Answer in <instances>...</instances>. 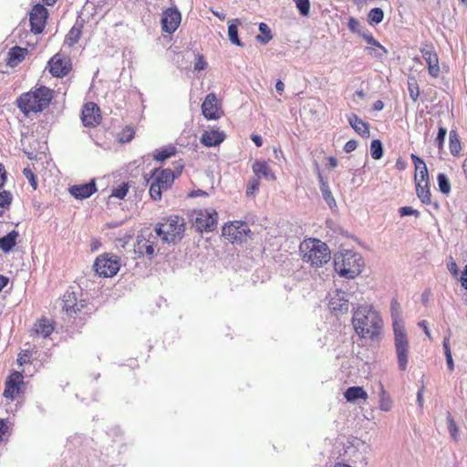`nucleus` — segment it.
I'll return each instance as SVG.
<instances>
[{"mask_svg": "<svg viewBox=\"0 0 467 467\" xmlns=\"http://www.w3.org/2000/svg\"><path fill=\"white\" fill-rule=\"evenodd\" d=\"M352 324L359 337L372 340L379 335L382 327L379 313L368 305L360 306L354 310Z\"/></svg>", "mask_w": 467, "mask_h": 467, "instance_id": "f257e3e1", "label": "nucleus"}, {"mask_svg": "<svg viewBox=\"0 0 467 467\" xmlns=\"http://www.w3.org/2000/svg\"><path fill=\"white\" fill-rule=\"evenodd\" d=\"M53 98V91L47 87H40L35 90L22 94L17 99V106L26 115L41 112L48 105Z\"/></svg>", "mask_w": 467, "mask_h": 467, "instance_id": "f03ea898", "label": "nucleus"}, {"mask_svg": "<svg viewBox=\"0 0 467 467\" xmlns=\"http://www.w3.org/2000/svg\"><path fill=\"white\" fill-rule=\"evenodd\" d=\"M363 265L362 256L352 250H345L334 258L335 271L345 278H355L361 273Z\"/></svg>", "mask_w": 467, "mask_h": 467, "instance_id": "7ed1b4c3", "label": "nucleus"}, {"mask_svg": "<svg viewBox=\"0 0 467 467\" xmlns=\"http://www.w3.org/2000/svg\"><path fill=\"white\" fill-rule=\"evenodd\" d=\"M300 252L305 262L321 267L330 260L328 246L318 239L305 240L300 244Z\"/></svg>", "mask_w": 467, "mask_h": 467, "instance_id": "20e7f679", "label": "nucleus"}, {"mask_svg": "<svg viewBox=\"0 0 467 467\" xmlns=\"http://www.w3.org/2000/svg\"><path fill=\"white\" fill-rule=\"evenodd\" d=\"M184 232V219L177 215L164 219L162 223H157L154 228V233L158 234V238L161 237L163 243L169 244H178L183 238Z\"/></svg>", "mask_w": 467, "mask_h": 467, "instance_id": "39448f33", "label": "nucleus"}, {"mask_svg": "<svg viewBox=\"0 0 467 467\" xmlns=\"http://www.w3.org/2000/svg\"><path fill=\"white\" fill-rule=\"evenodd\" d=\"M392 327L398 367L400 370L405 371L408 367L410 350L408 335L404 325L397 318L392 322Z\"/></svg>", "mask_w": 467, "mask_h": 467, "instance_id": "423d86ee", "label": "nucleus"}, {"mask_svg": "<svg viewBox=\"0 0 467 467\" xmlns=\"http://www.w3.org/2000/svg\"><path fill=\"white\" fill-rule=\"evenodd\" d=\"M158 239V234L150 228L142 229L137 236L134 253L139 257L147 256L152 258L155 254Z\"/></svg>", "mask_w": 467, "mask_h": 467, "instance_id": "0eeeda50", "label": "nucleus"}, {"mask_svg": "<svg viewBox=\"0 0 467 467\" xmlns=\"http://www.w3.org/2000/svg\"><path fill=\"white\" fill-rule=\"evenodd\" d=\"M191 222L197 231L213 232L217 225V213L214 210H195L190 215Z\"/></svg>", "mask_w": 467, "mask_h": 467, "instance_id": "6e6552de", "label": "nucleus"}, {"mask_svg": "<svg viewBox=\"0 0 467 467\" xmlns=\"http://www.w3.org/2000/svg\"><path fill=\"white\" fill-rule=\"evenodd\" d=\"M93 266L99 276L111 277L119 272L120 262L117 255L104 254L96 259Z\"/></svg>", "mask_w": 467, "mask_h": 467, "instance_id": "1a4fd4ad", "label": "nucleus"}, {"mask_svg": "<svg viewBox=\"0 0 467 467\" xmlns=\"http://www.w3.org/2000/svg\"><path fill=\"white\" fill-rule=\"evenodd\" d=\"M182 15L176 7H170L163 11L161 16V29L165 33L172 34L179 27Z\"/></svg>", "mask_w": 467, "mask_h": 467, "instance_id": "9d476101", "label": "nucleus"}, {"mask_svg": "<svg viewBox=\"0 0 467 467\" xmlns=\"http://www.w3.org/2000/svg\"><path fill=\"white\" fill-rule=\"evenodd\" d=\"M47 14V9L40 4L36 5L32 8L29 17L32 32L35 34L42 33L46 25Z\"/></svg>", "mask_w": 467, "mask_h": 467, "instance_id": "9b49d317", "label": "nucleus"}, {"mask_svg": "<svg viewBox=\"0 0 467 467\" xmlns=\"http://www.w3.org/2000/svg\"><path fill=\"white\" fill-rule=\"evenodd\" d=\"M24 377L22 373L18 371L13 372L5 382V390L3 396L10 400L16 399V394H19L24 384Z\"/></svg>", "mask_w": 467, "mask_h": 467, "instance_id": "f8f14e48", "label": "nucleus"}, {"mask_svg": "<svg viewBox=\"0 0 467 467\" xmlns=\"http://www.w3.org/2000/svg\"><path fill=\"white\" fill-rule=\"evenodd\" d=\"M349 295L341 290H335L328 296V307L333 312L346 313L348 310Z\"/></svg>", "mask_w": 467, "mask_h": 467, "instance_id": "ddd939ff", "label": "nucleus"}, {"mask_svg": "<svg viewBox=\"0 0 467 467\" xmlns=\"http://www.w3.org/2000/svg\"><path fill=\"white\" fill-rule=\"evenodd\" d=\"M202 112L207 119H218L221 118L223 111L215 94L210 93L206 96L202 104Z\"/></svg>", "mask_w": 467, "mask_h": 467, "instance_id": "4468645a", "label": "nucleus"}, {"mask_svg": "<svg viewBox=\"0 0 467 467\" xmlns=\"http://www.w3.org/2000/svg\"><path fill=\"white\" fill-rule=\"evenodd\" d=\"M81 120L86 127H96L101 121L100 109L97 104L88 102L84 105L81 112Z\"/></svg>", "mask_w": 467, "mask_h": 467, "instance_id": "2eb2a0df", "label": "nucleus"}, {"mask_svg": "<svg viewBox=\"0 0 467 467\" xmlns=\"http://www.w3.org/2000/svg\"><path fill=\"white\" fill-rule=\"evenodd\" d=\"M49 72L57 78L66 76L71 69L70 60L62 57L60 54H56L48 62Z\"/></svg>", "mask_w": 467, "mask_h": 467, "instance_id": "dca6fc26", "label": "nucleus"}, {"mask_svg": "<svg viewBox=\"0 0 467 467\" xmlns=\"http://www.w3.org/2000/svg\"><path fill=\"white\" fill-rule=\"evenodd\" d=\"M360 35L366 42L370 45V47H366V51L368 55L380 60L385 58L388 54L387 49L379 41H377L370 33L362 32Z\"/></svg>", "mask_w": 467, "mask_h": 467, "instance_id": "f3484780", "label": "nucleus"}, {"mask_svg": "<svg viewBox=\"0 0 467 467\" xmlns=\"http://www.w3.org/2000/svg\"><path fill=\"white\" fill-rule=\"evenodd\" d=\"M70 194L78 200H84L90 197L96 191L95 181L92 180L88 183L76 184L68 189Z\"/></svg>", "mask_w": 467, "mask_h": 467, "instance_id": "a211bd4d", "label": "nucleus"}, {"mask_svg": "<svg viewBox=\"0 0 467 467\" xmlns=\"http://www.w3.org/2000/svg\"><path fill=\"white\" fill-rule=\"evenodd\" d=\"M83 307V304H78L77 302V297L75 293L73 292H67L63 296L62 299V309L68 315L73 316L74 314H77L78 311H80V309Z\"/></svg>", "mask_w": 467, "mask_h": 467, "instance_id": "6ab92c4d", "label": "nucleus"}, {"mask_svg": "<svg viewBox=\"0 0 467 467\" xmlns=\"http://www.w3.org/2000/svg\"><path fill=\"white\" fill-rule=\"evenodd\" d=\"M200 140L206 147L217 146L224 140V134L219 130H204Z\"/></svg>", "mask_w": 467, "mask_h": 467, "instance_id": "aec40b11", "label": "nucleus"}, {"mask_svg": "<svg viewBox=\"0 0 467 467\" xmlns=\"http://www.w3.org/2000/svg\"><path fill=\"white\" fill-rule=\"evenodd\" d=\"M422 57L428 64V70L431 77L437 78L440 74V66L437 54L432 49H422Z\"/></svg>", "mask_w": 467, "mask_h": 467, "instance_id": "412c9836", "label": "nucleus"}, {"mask_svg": "<svg viewBox=\"0 0 467 467\" xmlns=\"http://www.w3.org/2000/svg\"><path fill=\"white\" fill-rule=\"evenodd\" d=\"M348 121L351 128L361 137H369V126L367 122L363 121L356 114H349L347 116Z\"/></svg>", "mask_w": 467, "mask_h": 467, "instance_id": "4be33fe9", "label": "nucleus"}, {"mask_svg": "<svg viewBox=\"0 0 467 467\" xmlns=\"http://www.w3.org/2000/svg\"><path fill=\"white\" fill-rule=\"evenodd\" d=\"M252 168L255 177L258 178L259 180L261 178H265L269 181H273L275 179L274 173L270 170V167L265 161H256L253 164Z\"/></svg>", "mask_w": 467, "mask_h": 467, "instance_id": "5701e85b", "label": "nucleus"}, {"mask_svg": "<svg viewBox=\"0 0 467 467\" xmlns=\"http://www.w3.org/2000/svg\"><path fill=\"white\" fill-rule=\"evenodd\" d=\"M175 174L170 169L162 170L160 173H158L153 181H155L158 184H160L161 188L164 191L171 188V184L174 182Z\"/></svg>", "mask_w": 467, "mask_h": 467, "instance_id": "b1692460", "label": "nucleus"}, {"mask_svg": "<svg viewBox=\"0 0 467 467\" xmlns=\"http://www.w3.org/2000/svg\"><path fill=\"white\" fill-rule=\"evenodd\" d=\"M352 445L359 451V454L356 457L355 462H359L360 463L366 465L368 463L367 456L371 451L370 445L360 439H355Z\"/></svg>", "mask_w": 467, "mask_h": 467, "instance_id": "393cba45", "label": "nucleus"}, {"mask_svg": "<svg viewBox=\"0 0 467 467\" xmlns=\"http://www.w3.org/2000/svg\"><path fill=\"white\" fill-rule=\"evenodd\" d=\"M18 236V232L13 230L5 236L0 237V250L5 253L10 252L16 246Z\"/></svg>", "mask_w": 467, "mask_h": 467, "instance_id": "a878e982", "label": "nucleus"}, {"mask_svg": "<svg viewBox=\"0 0 467 467\" xmlns=\"http://www.w3.org/2000/svg\"><path fill=\"white\" fill-rule=\"evenodd\" d=\"M318 180L320 192L322 193L324 200L330 208H333L334 206H336V201L330 191L328 182L323 178V176L320 173H318Z\"/></svg>", "mask_w": 467, "mask_h": 467, "instance_id": "bb28decb", "label": "nucleus"}, {"mask_svg": "<svg viewBox=\"0 0 467 467\" xmlns=\"http://www.w3.org/2000/svg\"><path fill=\"white\" fill-rule=\"evenodd\" d=\"M27 50L20 47H14L8 52V64L11 67L16 66L20 63L26 55Z\"/></svg>", "mask_w": 467, "mask_h": 467, "instance_id": "cd10ccee", "label": "nucleus"}, {"mask_svg": "<svg viewBox=\"0 0 467 467\" xmlns=\"http://www.w3.org/2000/svg\"><path fill=\"white\" fill-rule=\"evenodd\" d=\"M246 231H249V229L244 223H241L239 228H237L234 223L223 227V234L228 235L234 240L240 239L243 234H246Z\"/></svg>", "mask_w": 467, "mask_h": 467, "instance_id": "c85d7f7f", "label": "nucleus"}, {"mask_svg": "<svg viewBox=\"0 0 467 467\" xmlns=\"http://www.w3.org/2000/svg\"><path fill=\"white\" fill-rule=\"evenodd\" d=\"M53 330L54 327L52 324L46 318H42L35 324V333L36 335L42 336L45 338L49 337Z\"/></svg>", "mask_w": 467, "mask_h": 467, "instance_id": "c756f323", "label": "nucleus"}, {"mask_svg": "<svg viewBox=\"0 0 467 467\" xmlns=\"http://www.w3.org/2000/svg\"><path fill=\"white\" fill-rule=\"evenodd\" d=\"M344 397L348 401H355L358 399L366 400L368 394L361 387H349L345 391Z\"/></svg>", "mask_w": 467, "mask_h": 467, "instance_id": "7c9ffc66", "label": "nucleus"}, {"mask_svg": "<svg viewBox=\"0 0 467 467\" xmlns=\"http://www.w3.org/2000/svg\"><path fill=\"white\" fill-rule=\"evenodd\" d=\"M416 193L418 198L421 201L422 203L430 204L431 203V192L429 189L428 182L422 184L420 182L416 183Z\"/></svg>", "mask_w": 467, "mask_h": 467, "instance_id": "2f4dec72", "label": "nucleus"}, {"mask_svg": "<svg viewBox=\"0 0 467 467\" xmlns=\"http://www.w3.org/2000/svg\"><path fill=\"white\" fill-rule=\"evenodd\" d=\"M449 140H450V144H449L450 152L451 153V155L457 156L460 153L462 147H461V142L458 138V134H457L456 130H451L450 131Z\"/></svg>", "mask_w": 467, "mask_h": 467, "instance_id": "473e14b6", "label": "nucleus"}, {"mask_svg": "<svg viewBox=\"0 0 467 467\" xmlns=\"http://www.w3.org/2000/svg\"><path fill=\"white\" fill-rule=\"evenodd\" d=\"M259 31L261 34L256 36V40L263 45H266L273 38L270 27L262 22L259 24Z\"/></svg>", "mask_w": 467, "mask_h": 467, "instance_id": "72a5a7b5", "label": "nucleus"}, {"mask_svg": "<svg viewBox=\"0 0 467 467\" xmlns=\"http://www.w3.org/2000/svg\"><path fill=\"white\" fill-rule=\"evenodd\" d=\"M240 23L239 19H234L228 26V36L229 40L238 47H242L243 44L241 43L239 37H238V24Z\"/></svg>", "mask_w": 467, "mask_h": 467, "instance_id": "f704fd0d", "label": "nucleus"}, {"mask_svg": "<svg viewBox=\"0 0 467 467\" xmlns=\"http://www.w3.org/2000/svg\"><path fill=\"white\" fill-rule=\"evenodd\" d=\"M176 153V149L173 146H168L163 149L156 150L153 154L155 161H162Z\"/></svg>", "mask_w": 467, "mask_h": 467, "instance_id": "c9c22d12", "label": "nucleus"}, {"mask_svg": "<svg viewBox=\"0 0 467 467\" xmlns=\"http://www.w3.org/2000/svg\"><path fill=\"white\" fill-rule=\"evenodd\" d=\"M80 35V29L73 26L66 36L65 44L68 47H73L78 42Z\"/></svg>", "mask_w": 467, "mask_h": 467, "instance_id": "e433bc0d", "label": "nucleus"}, {"mask_svg": "<svg viewBox=\"0 0 467 467\" xmlns=\"http://www.w3.org/2000/svg\"><path fill=\"white\" fill-rule=\"evenodd\" d=\"M447 427L451 439L455 441L459 439V429L450 412L447 413L446 417Z\"/></svg>", "mask_w": 467, "mask_h": 467, "instance_id": "4c0bfd02", "label": "nucleus"}, {"mask_svg": "<svg viewBox=\"0 0 467 467\" xmlns=\"http://www.w3.org/2000/svg\"><path fill=\"white\" fill-rule=\"evenodd\" d=\"M370 154L374 160H379L383 156V146L379 140H373L370 144Z\"/></svg>", "mask_w": 467, "mask_h": 467, "instance_id": "58836bf2", "label": "nucleus"}, {"mask_svg": "<svg viewBox=\"0 0 467 467\" xmlns=\"http://www.w3.org/2000/svg\"><path fill=\"white\" fill-rule=\"evenodd\" d=\"M439 190L443 194H449L451 192V183L448 177L444 173H439L437 176Z\"/></svg>", "mask_w": 467, "mask_h": 467, "instance_id": "ea45409f", "label": "nucleus"}, {"mask_svg": "<svg viewBox=\"0 0 467 467\" xmlns=\"http://www.w3.org/2000/svg\"><path fill=\"white\" fill-rule=\"evenodd\" d=\"M12 194L8 191L0 192V216L4 213V209L8 208L12 202Z\"/></svg>", "mask_w": 467, "mask_h": 467, "instance_id": "a19ab883", "label": "nucleus"}, {"mask_svg": "<svg viewBox=\"0 0 467 467\" xmlns=\"http://www.w3.org/2000/svg\"><path fill=\"white\" fill-rule=\"evenodd\" d=\"M296 4L298 12L303 16H307L310 12V2L309 0H293Z\"/></svg>", "mask_w": 467, "mask_h": 467, "instance_id": "79ce46f5", "label": "nucleus"}, {"mask_svg": "<svg viewBox=\"0 0 467 467\" xmlns=\"http://www.w3.org/2000/svg\"><path fill=\"white\" fill-rule=\"evenodd\" d=\"M259 179L256 177H254L250 179L247 182V188H246V195L247 196H254L259 190Z\"/></svg>", "mask_w": 467, "mask_h": 467, "instance_id": "37998d69", "label": "nucleus"}, {"mask_svg": "<svg viewBox=\"0 0 467 467\" xmlns=\"http://www.w3.org/2000/svg\"><path fill=\"white\" fill-rule=\"evenodd\" d=\"M429 181V174H428V169L427 166H420L419 169L416 170L415 173V182H428Z\"/></svg>", "mask_w": 467, "mask_h": 467, "instance_id": "c03bdc74", "label": "nucleus"}, {"mask_svg": "<svg viewBox=\"0 0 467 467\" xmlns=\"http://www.w3.org/2000/svg\"><path fill=\"white\" fill-rule=\"evenodd\" d=\"M129 192V184L128 183H121L117 188L113 189L111 197H116L118 199H124V197L127 195Z\"/></svg>", "mask_w": 467, "mask_h": 467, "instance_id": "a18cd8bd", "label": "nucleus"}, {"mask_svg": "<svg viewBox=\"0 0 467 467\" xmlns=\"http://www.w3.org/2000/svg\"><path fill=\"white\" fill-rule=\"evenodd\" d=\"M162 191L164 190L161 188L160 184L155 181H152L150 186V195L154 201L161 200Z\"/></svg>", "mask_w": 467, "mask_h": 467, "instance_id": "49530a36", "label": "nucleus"}, {"mask_svg": "<svg viewBox=\"0 0 467 467\" xmlns=\"http://www.w3.org/2000/svg\"><path fill=\"white\" fill-rule=\"evenodd\" d=\"M383 17L384 13L382 9L378 7L371 9L368 13V19L375 24L380 23L383 20Z\"/></svg>", "mask_w": 467, "mask_h": 467, "instance_id": "de8ad7c7", "label": "nucleus"}, {"mask_svg": "<svg viewBox=\"0 0 467 467\" xmlns=\"http://www.w3.org/2000/svg\"><path fill=\"white\" fill-rule=\"evenodd\" d=\"M408 85L410 97L414 102H416L420 96V88L414 79L412 81H409Z\"/></svg>", "mask_w": 467, "mask_h": 467, "instance_id": "09e8293b", "label": "nucleus"}, {"mask_svg": "<svg viewBox=\"0 0 467 467\" xmlns=\"http://www.w3.org/2000/svg\"><path fill=\"white\" fill-rule=\"evenodd\" d=\"M446 134H447V129L444 127H440L439 130H438L437 137L434 140V143L439 148V150H441L443 148Z\"/></svg>", "mask_w": 467, "mask_h": 467, "instance_id": "8fccbe9b", "label": "nucleus"}, {"mask_svg": "<svg viewBox=\"0 0 467 467\" xmlns=\"http://www.w3.org/2000/svg\"><path fill=\"white\" fill-rule=\"evenodd\" d=\"M23 174L28 180V182H29L30 185L32 186V188L34 190H36L37 182H36V176L33 173V171H31V169L30 168H25L23 170Z\"/></svg>", "mask_w": 467, "mask_h": 467, "instance_id": "3c124183", "label": "nucleus"}, {"mask_svg": "<svg viewBox=\"0 0 467 467\" xmlns=\"http://www.w3.org/2000/svg\"><path fill=\"white\" fill-rule=\"evenodd\" d=\"M399 213L401 217L414 215L415 217L420 216V212L413 209L410 206H403L399 209Z\"/></svg>", "mask_w": 467, "mask_h": 467, "instance_id": "603ef678", "label": "nucleus"}, {"mask_svg": "<svg viewBox=\"0 0 467 467\" xmlns=\"http://www.w3.org/2000/svg\"><path fill=\"white\" fill-rule=\"evenodd\" d=\"M207 67V63L202 55H197L196 61L194 63V70L201 71L204 70Z\"/></svg>", "mask_w": 467, "mask_h": 467, "instance_id": "864d4df0", "label": "nucleus"}, {"mask_svg": "<svg viewBox=\"0 0 467 467\" xmlns=\"http://www.w3.org/2000/svg\"><path fill=\"white\" fill-rule=\"evenodd\" d=\"M391 316H392V319L394 320L395 318H397V320L400 321L402 324V320L400 318V305L398 304L397 301H392L391 302Z\"/></svg>", "mask_w": 467, "mask_h": 467, "instance_id": "5fc2aeb1", "label": "nucleus"}, {"mask_svg": "<svg viewBox=\"0 0 467 467\" xmlns=\"http://www.w3.org/2000/svg\"><path fill=\"white\" fill-rule=\"evenodd\" d=\"M7 421L0 418V442L4 440V436L8 431Z\"/></svg>", "mask_w": 467, "mask_h": 467, "instance_id": "6e6d98bb", "label": "nucleus"}, {"mask_svg": "<svg viewBox=\"0 0 467 467\" xmlns=\"http://www.w3.org/2000/svg\"><path fill=\"white\" fill-rule=\"evenodd\" d=\"M357 146H358V142L355 140H350L345 144L344 150L347 153H350L357 149Z\"/></svg>", "mask_w": 467, "mask_h": 467, "instance_id": "4d7b16f0", "label": "nucleus"}, {"mask_svg": "<svg viewBox=\"0 0 467 467\" xmlns=\"http://www.w3.org/2000/svg\"><path fill=\"white\" fill-rule=\"evenodd\" d=\"M410 158L415 165V170L419 169L420 166L426 165L424 161L415 154H411Z\"/></svg>", "mask_w": 467, "mask_h": 467, "instance_id": "13d9d810", "label": "nucleus"}, {"mask_svg": "<svg viewBox=\"0 0 467 467\" xmlns=\"http://www.w3.org/2000/svg\"><path fill=\"white\" fill-rule=\"evenodd\" d=\"M6 179L5 169L3 164L0 163V188L5 184Z\"/></svg>", "mask_w": 467, "mask_h": 467, "instance_id": "bf43d9fd", "label": "nucleus"}, {"mask_svg": "<svg viewBox=\"0 0 467 467\" xmlns=\"http://www.w3.org/2000/svg\"><path fill=\"white\" fill-rule=\"evenodd\" d=\"M419 327H421L425 333V335L431 338V333H430V330L428 328V323L426 320H421L420 322H419Z\"/></svg>", "mask_w": 467, "mask_h": 467, "instance_id": "052dcab7", "label": "nucleus"}, {"mask_svg": "<svg viewBox=\"0 0 467 467\" xmlns=\"http://www.w3.org/2000/svg\"><path fill=\"white\" fill-rule=\"evenodd\" d=\"M445 358H446V363H447V367H448L449 370L452 371L454 369L452 355L451 354L445 355Z\"/></svg>", "mask_w": 467, "mask_h": 467, "instance_id": "680f3d73", "label": "nucleus"}, {"mask_svg": "<svg viewBox=\"0 0 467 467\" xmlns=\"http://www.w3.org/2000/svg\"><path fill=\"white\" fill-rule=\"evenodd\" d=\"M461 283L462 287L467 289V265L464 267V270L462 272V277H461Z\"/></svg>", "mask_w": 467, "mask_h": 467, "instance_id": "e2e57ef3", "label": "nucleus"}, {"mask_svg": "<svg viewBox=\"0 0 467 467\" xmlns=\"http://www.w3.org/2000/svg\"><path fill=\"white\" fill-rule=\"evenodd\" d=\"M358 26V22L355 18H350L348 21V27L351 31L356 32Z\"/></svg>", "mask_w": 467, "mask_h": 467, "instance_id": "0e129e2a", "label": "nucleus"}, {"mask_svg": "<svg viewBox=\"0 0 467 467\" xmlns=\"http://www.w3.org/2000/svg\"><path fill=\"white\" fill-rule=\"evenodd\" d=\"M442 347H443V350H444V355L451 354L448 337L444 338Z\"/></svg>", "mask_w": 467, "mask_h": 467, "instance_id": "69168bd1", "label": "nucleus"}, {"mask_svg": "<svg viewBox=\"0 0 467 467\" xmlns=\"http://www.w3.org/2000/svg\"><path fill=\"white\" fill-rule=\"evenodd\" d=\"M252 140L254 142V144L257 147H261L263 144V140H262L261 136H259V135H253Z\"/></svg>", "mask_w": 467, "mask_h": 467, "instance_id": "338daca9", "label": "nucleus"}, {"mask_svg": "<svg viewBox=\"0 0 467 467\" xmlns=\"http://www.w3.org/2000/svg\"><path fill=\"white\" fill-rule=\"evenodd\" d=\"M384 108V103L381 100H376L373 104V109L379 111Z\"/></svg>", "mask_w": 467, "mask_h": 467, "instance_id": "774afa93", "label": "nucleus"}]
</instances>
